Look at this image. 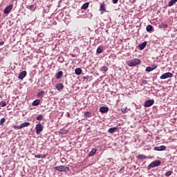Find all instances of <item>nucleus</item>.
Instances as JSON below:
<instances>
[{"label":"nucleus","instance_id":"obj_1","mask_svg":"<svg viewBox=\"0 0 177 177\" xmlns=\"http://www.w3.org/2000/svg\"><path fill=\"white\" fill-rule=\"evenodd\" d=\"M140 59L136 58L127 62V64L129 66V67H135L136 66L140 64Z\"/></svg>","mask_w":177,"mask_h":177},{"label":"nucleus","instance_id":"obj_2","mask_svg":"<svg viewBox=\"0 0 177 177\" xmlns=\"http://www.w3.org/2000/svg\"><path fill=\"white\" fill-rule=\"evenodd\" d=\"M160 165H161V160H155L149 165L148 169L156 168V167H160Z\"/></svg>","mask_w":177,"mask_h":177},{"label":"nucleus","instance_id":"obj_3","mask_svg":"<svg viewBox=\"0 0 177 177\" xmlns=\"http://www.w3.org/2000/svg\"><path fill=\"white\" fill-rule=\"evenodd\" d=\"M56 171H59V172H67V171H70V168L66 166H57L55 167Z\"/></svg>","mask_w":177,"mask_h":177},{"label":"nucleus","instance_id":"obj_4","mask_svg":"<svg viewBox=\"0 0 177 177\" xmlns=\"http://www.w3.org/2000/svg\"><path fill=\"white\" fill-rule=\"evenodd\" d=\"M35 129L37 135H39V133L44 131V126H42L41 122H39L36 124Z\"/></svg>","mask_w":177,"mask_h":177},{"label":"nucleus","instance_id":"obj_5","mask_svg":"<svg viewBox=\"0 0 177 177\" xmlns=\"http://www.w3.org/2000/svg\"><path fill=\"white\" fill-rule=\"evenodd\" d=\"M174 77V74L171 72H167L164 74H162L160 78V80H167V78H172Z\"/></svg>","mask_w":177,"mask_h":177},{"label":"nucleus","instance_id":"obj_6","mask_svg":"<svg viewBox=\"0 0 177 177\" xmlns=\"http://www.w3.org/2000/svg\"><path fill=\"white\" fill-rule=\"evenodd\" d=\"M12 9H13V4H10L6 6L3 10L4 15H9Z\"/></svg>","mask_w":177,"mask_h":177},{"label":"nucleus","instance_id":"obj_7","mask_svg":"<svg viewBox=\"0 0 177 177\" xmlns=\"http://www.w3.org/2000/svg\"><path fill=\"white\" fill-rule=\"evenodd\" d=\"M153 104L154 100H148L145 102L144 106L145 107H151V106H153Z\"/></svg>","mask_w":177,"mask_h":177},{"label":"nucleus","instance_id":"obj_8","mask_svg":"<svg viewBox=\"0 0 177 177\" xmlns=\"http://www.w3.org/2000/svg\"><path fill=\"white\" fill-rule=\"evenodd\" d=\"M167 147H165V145H161L159 147H155L153 148V150H155L156 151H164V150H166Z\"/></svg>","mask_w":177,"mask_h":177},{"label":"nucleus","instance_id":"obj_9","mask_svg":"<svg viewBox=\"0 0 177 177\" xmlns=\"http://www.w3.org/2000/svg\"><path fill=\"white\" fill-rule=\"evenodd\" d=\"M26 75H27V71H24L19 73L18 78L19 80H23Z\"/></svg>","mask_w":177,"mask_h":177},{"label":"nucleus","instance_id":"obj_10","mask_svg":"<svg viewBox=\"0 0 177 177\" xmlns=\"http://www.w3.org/2000/svg\"><path fill=\"white\" fill-rule=\"evenodd\" d=\"M146 45H147V41H144L142 44L138 45V48L140 50H143L146 48Z\"/></svg>","mask_w":177,"mask_h":177},{"label":"nucleus","instance_id":"obj_11","mask_svg":"<svg viewBox=\"0 0 177 177\" xmlns=\"http://www.w3.org/2000/svg\"><path fill=\"white\" fill-rule=\"evenodd\" d=\"M44 96H45V91H41L37 94V97H38V99L42 98Z\"/></svg>","mask_w":177,"mask_h":177},{"label":"nucleus","instance_id":"obj_12","mask_svg":"<svg viewBox=\"0 0 177 177\" xmlns=\"http://www.w3.org/2000/svg\"><path fill=\"white\" fill-rule=\"evenodd\" d=\"M100 113H107L109 111V107L102 106L100 108Z\"/></svg>","mask_w":177,"mask_h":177},{"label":"nucleus","instance_id":"obj_13","mask_svg":"<svg viewBox=\"0 0 177 177\" xmlns=\"http://www.w3.org/2000/svg\"><path fill=\"white\" fill-rule=\"evenodd\" d=\"M55 88L57 91H62L63 90V88H64V86L63 85V84L59 83L55 86Z\"/></svg>","mask_w":177,"mask_h":177},{"label":"nucleus","instance_id":"obj_14","mask_svg":"<svg viewBox=\"0 0 177 177\" xmlns=\"http://www.w3.org/2000/svg\"><path fill=\"white\" fill-rule=\"evenodd\" d=\"M96 151H97V149L96 148H94L91 150V151L89 152L88 153V157H92L96 154Z\"/></svg>","mask_w":177,"mask_h":177},{"label":"nucleus","instance_id":"obj_15","mask_svg":"<svg viewBox=\"0 0 177 177\" xmlns=\"http://www.w3.org/2000/svg\"><path fill=\"white\" fill-rule=\"evenodd\" d=\"M62 77H63V71H60L56 74L55 78L57 80H60Z\"/></svg>","mask_w":177,"mask_h":177},{"label":"nucleus","instance_id":"obj_16","mask_svg":"<svg viewBox=\"0 0 177 177\" xmlns=\"http://www.w3.org/2000/svg\"><path fill=\"white\" fill-rule=\"evenodd\" d=\"M117 129H118V127H111L108 130V132H109V133H114Z\"/></svg>","mask_w":177,"mask_h":177},{"label":"nucleus","instance_id":"obj_17","mask_svg":"<svg viewBox=\"0 0 177 177\" xmlns=\"http://www.w3.org/2000/svg\"><path fill=\"white\" fill-rule=\"evenodd\" d=\"M75 73L76 75H81V73H82V69H81V68H77L75 70Z\"/></svg>","mask_w":177,"mask_h":177},{"label":"nucleus","instance_id":"obj_18","mask_svg":"<svg viewBox=\"0 0 177 177\" xmlns=\"http://www.w3.org/2000/svg\"><path fill=\"white\" fill-rule=\"evenodd\" d=\"M88 7H89V3H85L82 6L81 9L86 10V9H88Z\"/></svg>","mask_w":177,"mask_h":177},{"label":"nucleus","instance_id":"obj_19","mask_svg":"<svg viewBox=\"0 0 177 177\" xmlns=\"http://www.w3.org/2000/svg\"><path fill=\"white\" fill-rule=\"evenodd\" d=\"M30 123L28 122H25L21 124V127L22 129L26 128V127H30Z\"/></svg>","mask_w":177,"mask_h":177},{"label":"nucleus","instance_id":"obj_20","mask_svg":"<svg viewBox=\"0 0 177 177\" xmlns=\"http://www.w3.org/2000/svg\"><path fill=\"white\" fill-rule=\"evenodd\" d=\"M41 103L40 100H36L32 103V106H38Z\"/></svg>","mask_w":177,"mask_h":177},{"label":"nucleus","instance_id":"obj_21","mask_svg":"<svg viewBox=\"0 0 177 177\" xmlns=\"http://www.w3.org/2000/svg\"><path fill=\"white\" fill-rule=\"evenodd\" d=\"M177 0H171L169 3H168V6L171 7V6H174V5L175 3H176Z\"/></svg>","mask_w":177,"mask_h":177},{"label":"nucleus","instance_id":"obj_22","mask_svg":"<svg viewBox=\"0 0 177 177\" xmlns=\"http://www.w3.org/2000/svg\"><path fill=\"white\" fill-rule=\"evenodd\" d=\"M146 30L147 32H151V31L153 30V26L151 25H148L146 28Z\"/></svg>","mask_w":177,"mask_h":177},{"label":"nucleus","instance_id":"obj_23","mask_svg":"<svg viewBox=\"0 0 177 177\" xmlns=\"http://www.w3.org/2000/svg\"><path fill=\"white\" fill-rule=\"evenodd\" d=\"M137 158H138V160H145V158H147V156L144 154L138 155L137 156Z\"/></svg>","mask_w":177,"mask_h":177},{"label":"nucleus","instance_id":"obj_24","mask_svg":"<svg viewBox=\"0 0 177 177\" xmlns=\"http://www.w3.org/2000/svg\"><path fill=\"white\" fill-rule=\"evenodd\" d=\"M84 117H85L86 118H89V117H92V113H91V112H89V111H86V112H85V113H84Z\"/></svg>","mask_w":177,"mask_h":177},{"label":"nucleus","instance_id":"obj_25","mask_svg":"<svg viewBox=\"0 0 177 177\" xmlns=\"http://www.w3.org/2000/svg\"><path fill=\"white\" fill-rule=\"evenodd\" d=\"M102 52H103V47L99 46V47L97 48V53H98L99 55H100V53H102Z\"/></svg>","mask_w":177,"mask_h":177},{"label":"nucleus","instance_id":"obj_26","mask_svg":"<svg viewBox=\"0 0 177 177\" xmlns=\"http://www.w3.org/2000/svg\"><path fill=\"white\" fill-rule=\"evenodd\" d=\"M35 158H46V155H35Z\"/></svg>","mask_w":177,"mask_h":177},{"label":"nucleus","instance_id":"obj_27","mask_svg":"<svg viewBox=\"0 0 177 177\" xmlns=\"http://www.w3.org/2000/svg\"><path fill=\"white\" fill-rule=\"evenodd\" d=\"M100 10H104L105 12L106 10V4H101L100 5Z\"/></svg>","mask_w":177,"mask_h":177},{"label":"nucleus","instance_id":"obj_28","mask_svg":"<svg viewBox=\"0 0 177 177\" xmlns=\"http://www.w3.org/2000/svg\"><path fill=\"white\" fill-rule=\"evenodd\" d=\"M36 120H37V121H42V120H44V115H39L36 118Z\"/></svg>","mask_w":177,"mask_h":177},{"label":"nucleus","instance_id":"obj_29","mask_svg":"<svg viewBox=\"0 0 177 177\" xmlns=\"http://www.w3.org/2000/svg\"><path fill=\"white\" fill-rule=\"evenodd\" d=\"M107 70H109V68L106 66H104L101 68V71H104V73H106V71H107Z\"/></svg>","mask_w":177,"mask_h":177},{"label":"nucleus","instance_id":"obj_30","mask_svg":"<svg viewBox=\"0 0 177 177\" xmlns=\"http://www.w3.org/2000/svg\"><path fill=\"white\" fill-rule=\"evenodd\" d=\"M165 176H171L172 175V171H168L165 173Z\"/></svg>","mask_w":177,"mask_h":177},{"label":"nucleus","instance_id":"obj_31","mask_svg":"<svg viewBox=\"0 0 177 177\" xmlns=\"http://www.w3.org/2000/svg\"><path fill=\"white\" fill-rule=\"evenodd\" d=\"M160 27H161L162 28H167L168 27V25H167V24H163V23H162V24H160Z\"/></svg>","mask_w":177,"mask_h":177},{"label":"nucleus","instance_id":"obj_32","mask_svg":"<svg viewBox=\"0 0 177 177\" xmlns=\"http://www.w3.org/2000/svg\"><path fill=\"white\" fill-rule=\"evenodd\" d=\"M146 71H147L148 73H150V71H153V68L150 66H147L146 68Z\"/></svg>","mask_w":177,"mask_h":177},{"label":"nucleus","instance_id":"obj_33","mask_svg":"<svg viewBox=\"0 0 177 177\" xmlns=\"http://www.w3.org/2000/svg\"><path fill=\"white\" fill-rule=\"evenodd\" d=\"M13 128H14V129H22V127H21V125H20V126H13Z\"/></svg>","mask_w":177,"mask_h":177},{"label":"nucleus","instance_id":"obj_34","mask_svg":"<svg viewBox=\"0 0 177 177\" xmlns=\"http://www.w3.org/2000/svg\"><path fill=\"white\" fill-rule=\"evenodd\" d=\"M29 9L30 10H32V12H34V10H35V8H34V5H30L29 7Z\"/></svg>","mask_w":177,"mask_h":177},{"label":"nucleus","instance_id":"obj_35","mask_svg":"<svg viewBox=\"0 0 177 177\" xmlns=\"http://www.w3.org/2000/svg\"><path fill=\"white\" fill-rule=\"evenodd\" d=\"M1 107H5V106H6V102H1Z\"/></svg>","mask_w":177,"mask_h":177},{"label":"nucleus","instance_id":"obj_36","mask_svg":"<svg viewBox=\"0 0 177 177\" xmlns=\"http://www.w3.org/2000/svg\"><path fill=\"white\" fill-rule=\"evenodd\" d=\"M127 108H124V109H122V113H123V114H125V113H127Z\"/></svg>","mask_w":177,"mask_h":177},{"label":"nucleus","instance_id":"obj_37","mask_svg":"<svg viewBox=\"0 0 177 177\" xmlns=\"http://www.w3.org/2000/svg\"><path fill=\"white\" fill-rule=\"evenodd\" d=\"M157 67H158V66L156 65V64H153V65L152 66L153 70H156V68H157Z\"/></svg>","mask_w":177,"mask_h":177},{"label":"nucleus","instance_id":"obj_38","mask_svg":"<svg viewBox=\"0 0 177 177\" xmlns=\"http://www.w3.org/2000/svg\"><path fill=\"white\" fill-rule=\"evenodd\" d=\"M3 122H5V118H1V124H3Z\"/></svg>","mask_w":177,"mask_h":177},{"label":"nucleus","instance_id":"obj_39","mask_svg":"<svg viewBox=\"0 0 177 177\" xmlns=\"http://www.w3.org/2000/svg\"><path fill=\"white\" fill-rule=\"evenodd\" d=\"M113 3H118V0H112Z\"/></svg>","mask_w":177,"mask_h":177},{"label":"nucleus","instance_id":"obj_40","mask_svg":"<svg viewBox=\"0 0 177 177\" xmlns=\"http://www.w3.org/2000/svg\"><path fill=\"white\" fill-rule=\"evenodd\" d=\"M142 84H143L144 85H146V84H147V80H143V81H142Z\"/></svg>","mask_w":177,"mask_h":177},{"label":"nucleus","instance_id":"obj_41","mask_svg":"<svg viewBox=\"0 0 177 177\" xmlns=\"http://www.w3.org/2000/svg\"><path fill=\"white\" fill-rule=\"evenodd\" d=\"M129 1H130V2H132L133 3L136 0H129Z\"/></svg>","mask_w":177,"mask_h":177},{"label":"nucleus","instance_id":"obj_42","mask_svg":"<svg viewBox=\"0 0 177 177\" xmlns=\"http://www.w3.org/2000/svg\"><path fill=\"white\" fill-rule=\"evenodd\" d=\"M1 45H3V42L1 41Z\"/></svg>","mask_w":177,"mask_h":177},{"label":"nucleus","instance_id":"obj_43","mask_svg":"<svg viewBox=\"0 0 177 177\" xmlns=\"http://www.w3.org/2000/svg\"><path fill=\"white\" fill-rule=\"evenodd\" d=\"M68 117H70V113H68Z\"/></svg>","mask_w":177,"mask_h":177}]
</instances>
